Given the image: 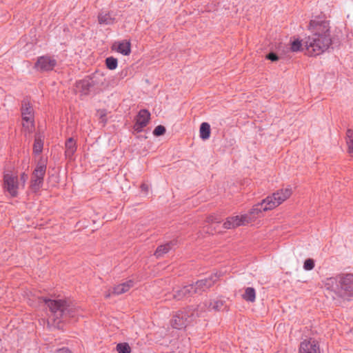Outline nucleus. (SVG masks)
I'll use <instances>...</instances> for the list:
<instances>
[{
  "mask_svg": "<svg viewBox=\"0 0 353 353\" xmlns=\"http://www.w3.org/2000/svg\"><path fill=\"white\" fill-rule=\"evenodd\" d=\"M325 286L327 289L336 291L341 296H353V274H341L336 278L327 279Z\"/></svg>",
  "mask_w": 353,
  "mask_h": 353,
  "instance_id": "7ed1b4c3",
  "label": "nucleus"
},
{
  "mask_svg": "<svg viewBox=\"0 0 353 353\" xmlns=\"http://www.w3.org/2000/svg\"><path fill=\"white\" fill-rule=\"evenodd\" d=\"M150 118V113L147 110H140L136 118V123L134 125V130L141 132L148 125Z\"/></svg>",
  "mask_w": 353,
  "mask_h": 353,
  "instance_id": "f8f14e48",
  "label": "nucleus"
},
{
  "mask_svg": "<svg viewBox=\"0 0 353 353\" xmlns=\"http://www.w3.org/2000/svg\"><path fill=\"white\" fill-rule=\"evenodd\" d=\"M141 188H142V190H147L148 187H147V185L145 184H143L141 185Z\"/></svg>",
  "mask_w": 353,
  "mask_h": 353,
  "instance_id": "c9c22d12",
  "label": "nucleus"
},
{
  "mask_svg": "<svg viewBox=\"0 0 353 353\" xmlns=\"http://www.w3.org/2000/svg\"><path fill=\"white\" fill-rule=\"evenodd\" d=\"M117 350L118 353H130L131 348L128 343H122L117 345Z\"/></svg>",
  "mask_w": 353,
  "mask_h": 353,
  "instance_id": "cd10ccee",
  "label": "nucleus"
},
{
  "mask_svg": "<svg viewBox=\"0 0 353 353\" xmlns=\"http://www.w3.org/2000/svg\"><path fill=\"white\" fill-rule=\"evenodd\" d=\"M4 189L14 197L18 194V179L17 176L10 173H6L3 177Z\"/></svg>",
  "mask_w": 353,
  "mask_h": 353,
  "instance_id": "1a4fd4ad",
  "label": "nucleus"
},
{
  "mask_svg": "<svg viewBox=\"0 0 353 353\" xmlns=\"http://www.w3.org/2000/svg\"><path fill=\"white\" fill-rule=\"evenodd\" d=\"M173 243L172 242H169L165 245H159L154 253V255L157 257H161L165 254L168 253L169 250L172 248Z\"/></svg>",
  "mask_w": 353,
  "mask_h": 353,
  "instance_id": "5701e85b",
  "label": "nucleus"
},
{
  "mask_svg": "<svg viewBox=\"0 0 353 353\" xmlns=\"http://www.w3.org/2000/svg\"><path fill=\"white\" fill-rule=\"evenodd\" d=\"M110 293H107V294H105V297H106V298H109V297H110Z\"/></svg>",
  "mask_w": 353,
  "mask_h": 353,
  "instance_id": "e433bc0d",
  "label": "nucleus"
},
{
  "mask_svg": "<svg viewBox=\"0 0 353 353\" xmlns=\"http://www.w3.org/2000/svg\"><path fill=\"white\" fill-rule=\"evenodd\" d=\"M199 133H200V137L202 139L206 140V139H209V137L210 136V124L206 122L202 123L200 126Z\"/></svg>",
  "mask_w": 353,
  "mask_h": 353,
  "instance_id": "b1692460",
  "label": "nucleus"
},
{
  "mask_svg": "<svg viewBox=\"0 0 353 353\" xmlns=\"http://www.w3.org/2000/svg\"><path fill=\"white\" fill-rule=\"evenodd\" d=\"M310 29L312 34L303 40L305 54L310 57L320 55L332 44V37L328 21L312 20Z\"/></svg>",
  "mask_w": 353,
  "mask_h": 353,
  "instance_id": "f257e3e1",
  "label": "nucleus"
},
{
  "mask_svg": "<svg viewBox=\"0 0 353 353\" xmlns=\"http://www.w3.org/2000/svg\"><path fill=\"white\" fill-rule=\"evenodd\" d=\"M243 299L246 301L254 302L256 299L255 290L253 288H247L245 290V293L243 294Z\"/></svg>",
  "mask_w": 353,
  "mask_h": 353,
  "instance_id": "393cba45",
  "label": "nucleus"
},
{
  "mask_svg": "<svg viewBox=\"0 0 353 353\" xmlns=\"http://www.w3.org/2000/svg\"><path fill=\"white\" fill-rule=\"evenodd\" d=\"M21 115L23 121V128L26 129L29 133L32 132L34 128V110L28 99L22 101Z\"/></svg>",
  "mask_w": 353,
  "mask_h": 353,
  "instance_id": "423d86ee",
  "label": "nucleus"
},
{
  "mask_svg": "<svg viewBox=\"0 0 353 353\" xmlns=\"http://www.w3.org/2000/svg\"><path fill=\"white\" fill-rule=\"evenodd\" d=\"M93 81L90 79H85L77 83V88L82 94H88L90 88L93 86Z\"/></svg>",
  "mask_w": 353,
  "mask_h": 353,
  "instance_id": "6ab92c4d",
  "label": "nucleus"
},
{
  "mask_svg": "<svg viewBox=\"0 0 353 353\" xmlns=\"http://www.w3.org/2000/svg\"><path fill=\"white\" fill-rule=\"evenodd\" d=\"M219 276L217 274L214 275H212L209 278H206L204 279H201L196 282L194 285V293H201L202 292L206 290L209 288H210L218 279Z\"/></svg>",
  "mask_w": 353,
  "mask_h": 353,
  "instance_id": "9b49d317",
  "label": "nucleus"
},
{
  "mask_svg": "<svg viewBox=\"0 0 353 353\" xmlns=\"http://www.w3.org/2000/svg\"><path fill=\"white\" fill-rule=\"evenodd\" d=\"M193 288V285L184 286L182 289L176 291L174 294L173 298L176 300H181L184 298H187L190 296H192L193 294H194Z\"/></svg>",
  "mask_w": 353,
  "mask_h": 353,
  "instance_id": "f3484780",
  "label": "nucleus"
},
{
  "mask_svg": "<svg viewBox=\"0 0 353 353\" xmlns=\"http://www.w3.org/2000/svg\"><path fill=\"white\" fill-rule=\"evenodd\" d=\"M57 353H72V352L68 348H61L57 351Z\"/></svg>",
  "mask_w": 353,
  "mask_h": 353,
  "instance_id": "72a5a7b5",
  "label": "nucleus"
},
{
  "mask_svg": "<svg viewBox=\"0 0 353 353\" xmlns=\"http://www.w3.org/2000/svg\"><path fill=\"white\" fill-rule=\"evenodd\" d=\"M207 221L208 223H220L221 220L214 215H210L207 218Z\"/></svg>",
  "mask_w": 353,
  "mask_h": 353,
  "instance_id": "2f4dec72",
  "label": "nucleus"
},
{
  "mask_svg": "<svg viewBox=\"0 0 353 353\" xmlns=\"http://www.w3.org/2000/svg\"><path fill=\"white\" fill-rule=\"evenodd\" d=\"M314 267V261L312 259H306L304 262L303 268L306 270H311Z\"/></svg>",
  "mask_w": 353,
  "mask_h": 353,
  "instance_id": "7c9ffc66",
  "label": "nucleus"
},
{
  "mask_svg": "<svg viewBox=\"0 0 353 353\" xmlns=\"http://www.w3.org/2000/svg\"><path fill=\"white\" fill-rule=\"evenodd\" d=\"M247 216L242 214L241 216H235L228 217L223 223L225 229H233L241 225H245L250 223V219Z\"/></svg>",
  "mask_w": 353,
  "mask_h": 353,
  "instance_id": "9d476101",
  "label": "nucleus"
},
{
  "mask_svg": "<svg viewBox=\"0 0 353 353\" xmlns=\"http://www.w3.org/2000/svg\"><path fill=\"white\" fill-rule=\"evenodd\" d=\"M57 65V61L50 56H41L37 59L34 68L40 72L52 70Z\"/></svg>",
  "mask_w": 353,
  "mask_h": 353,
  "instance_id": "6e6552de",
  "label": "nucleus"
},
{
  "mask_svg": "<svg viewBox=\"0 0 353 353\" xmlns=\"http://www.w3.org/2000/svg\"><path fill=\"white\" fill-rule=\"evenodd\" d=\"M28 179V174L23 173L21 175V180L23 182V183H25Z\"/></svg>",
  "mask_w": 353,
  "mask_h": 353,
  "instance_id": "f704fd0d",
  "label": "nucleus"
},
{
  "mask_svg": "<svg viewBox=\"0 0 353 353\" xmlns=\"http://www.w3.org/2000/svg\"><path fill=\"white\" fill-rule=\"evenodd\" d=\"M43 302L51 312L50 319L53 321V325L60 329L61 323L70 319H75L79 315L80 310L72 302L63 299H50L47 298H39Z\"/></svg>",
  "mask_w": 353,
  "mask_h": 353,
  "instance_id": "f03ea898",
  "label": "nucleus"
},
{
  "mask_svg": "<svg viewBox=\"0 0 353 353\" xmlns=\"http://www.w3.org/2000/svg\"><path fill=\"white\" fill-rule=\"evenodd\" d=\"M65 155L68 159H72L77 150V143L73 138H68L65 143Z\"/></svg>",
  "mask_w": 353,
  "mask_h": 353,
  "instance_id": "aec40b11",
  "label": "nucleus"
},
{
  "mask_svg": "<svg viewBox=\"0 0 353 353\" xmlns=\"http://www.w3.org/2000/svg\"><path fill=\"white\" fill-rule=\"evenodd\" d=\"M105 64L108 69L114 70L117 67L118 61L116 58H114L113 57H110L105 59Z\"/></svg>",
  "mask_w": 353,
  "mask_h": 353,
  "instance_id": "bb28decb",
  "label": "nucleus"
},
{
  "mask_svg": "<svg viewBox=\"0 0 353 353\" xmlns=\"http://www.w3.org/2000/svg\"><path fill=\"white\" fill-rule=\"evenodd\" d=\"M98 21L102 25H112L115 22V17L110 12H101L98 16Z\"/></svg>",
  "mask_w": 353,
  "mask_h": 353,
  "instance_id": "a211bd4d",
  "label": "nucleus"
},
{
  "mask_svg": "<svg viewBox=\"0 0 353 353\" xmlns=\"http://www.w3.org/2000/svg\"><path fill=\"white\" fill-rule=\"evenodd\" d=\"M299 353H320V347L315 340H305L300 344Z\"/></svg>",
  "mask_w": 353,
  "mask_h": 353,
  "instance_id": "4468645a",
  "label": "nucleus"
},
{
  "mask_svg": "<svg viewBox=\"0 0 353 353\" xmlns=\"http://www.w3.org/2000/svg\"><path fill=\"white\" fill-rule=\"evenodd\" d=\"M346 143L347 145L348 152L353 154V131L350 129L346 132Z\"/></svg>",
  "mask_w": 353,
  "mask_h": 353,
  "instance_id": "a878e982",
  "label": "nucleus"
},
{
  "mask_svg": "<svg viewBox=\"0 0 353 353\" xmlns=\"http://www.w3.org/2000/svg\"><path fill=\"white\" fill-rule=\"evenodd\" d=\"M266 58L272 61H278L279 60V57L277 56L276 54L274 53V52H270L269 53L267 56H266Z\"/></svg>",
  "mask_w": 353,
  "mask_h": 353,
  "instance_id": "473e14b6",
  "label": "nucleus"
},
{
  "mask_svg": "<svg viewBox=\"0 0 353 353\" xmlns=\"http://www.w3.org/2000/svg\"><path fill=\"white\" fill-rule=\"evenodd\" d=\"M291 194L292 189L290 188L281 189L276 192H274L272 196H268L265 199V202H267V205L264 210H270L274 209L288 199Z\"/></svg>",
  "mask_w": 353,
  "mask_h": 353,
  "instance_id": "39448f33",
  "label": "nucleus"
},
{
  "mask_svg": "<svg viewBox=\"0 0 353 353\" xmlns=\"http://www.w3.org/2000/svg\"><path fill=\"white\" fill-rule=\"evenodd\" d=\"M112 50H116L123 55H128L131 52L130 42L127 41L115 42L112 45Z\"/></svg>",
  "mask_w": 353,
  "mask_h": 353,
  "instance_id": "dca6fc26",
  "label": "nucleus"
},
{
  "mask_svg": "<svg viewBox=\"0 0 353 353\" xmlns=\"http://www.w3.org/2000/svg\"><path fill=\"white\" fill-rule=\"evenodd\" d=\"M46 171V165L44 162H39L33 171L31 180V188L34 192L39 190L42 186Z\"/></svg>",
  "mask_w": 353,
  "mask_h": 353,
  "instance_id": "0eeeda50",
  "label": "nucleus"
},
{
  "mask_svg": "<svg viewBox=\"0 0 353 353\" xmlns=\"http://www.w3.org/2000/svg\"><path fill=\"white\" fill-rule=\"evenodd\" d=\"M44 137L41 134L35 135L34 142L33 144V152L35 154H39L43 150Z\"/></svg>",
  "mask_w": 353,
  "mask_h": 353,
  "instance_id": "4be33fe9",
  "label": "nucleus"
},
{
  "mask_svg": "<svg viewBox=\"0 0 353 353\" xmlns=\"http://www.w3.org/2000/svg\"><path fill=\"white\" fill-rule=\"evenodd\" d=\"M224 305V302L220 299H214L213 301H209L203 305H200L196 307V310L201 314V316H203V313L205 311V308L208 310L220 311L222 310Z\"/></svg>",
  "mask_w": 353,
  "mask_h": 353,
  "instance_id": "ddd939ff",
  "label": "nucleus"
},
{
  "mask_svg": "<svg viewBox=\"0 0 353 353\" xmlns=\"http://www.w3.org/2000/svg\"><path fill=\"white\" fill-rule=\"evenodd\" d=\"M133 281L132 280H129L125 283H121L115 286L113 289V293L117 295H119L128 292L132 286Z\"/></svg>",
  "mask_w": 353,
  "mask_h": 353,
  "instance_id": "412c9836",
  "label": "nucleus"
},
{
  "mask_svg": "<svg viewBox=\"0 0 353 353\" xmlns=\"http://www.w3.org/2000/svg\"><path fill=\"white\" fill-rule=\"evenodd\" d=\"M303 46H304L303 42L302 43L301 41L296 39L292 42L290 49L293 52H298L303 50Z\"/></svg>",
  "mask_w": 353,
  "mask_h": 353,
  "instance_id": "c85d7f7f",
  "label": "nucleus"
},
{
  "mask_svg": "<svg viewBox=\"0 0 353 353\" xmlns=\"http://www.w3.org/2000/svg\"><path fill=\"white\" fill-rule=\"evenodd\" d=\"M165 131V128L163 125H159L154 128L153 134L154 136L159 137L164 134Z\"/></svg>",
  "mask_w": 353,
  "mask_h": 353,
  "instance_id": "c756f323",
  "label": "nucleus"
},
{
  "mask_svg": "<svg viewBox=\"0 0 353 353\" xmlns=\"http://www.w3.org/2000/svg\"><path fill=\"white\" fill-rule=\"evenodd\" d=\"M200 316L201 314L197 312L196 308L190 307L176 312L171 321V325L175 329H181Z\"/></svg>",
  "mask_w": 353,
  "mask_h": 353,
  "instance_id": "20e7f679",
  "label": "nucleus"
},
{
  "mask_svg": "<svg viewBox=\"0 0 353 353\" xmlns=\"http://www.w3.org/2000/svg\"><path fill=\"white\" fill-rule=\"evenodd\" d=\"M266 205L267 202H265V199H263L261 203L254 205L250 212L247 214H244V215L250 218L249 219H250L251 223L259 217L263 211H265L264 208Z\"/></svg>",
  "mask_w": 353,
  "mask_h": 353,
  "instance_id": "2eb2a0df",
  "label": "nucleus"
}]
</instances>
